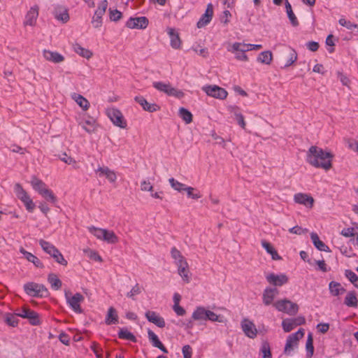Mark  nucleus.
I'll list each match as a JSON object with an SVG mask.
<instances>
[{"label": "nucleus", "mask_w": 358, "mask_h": 358, "mask_svg": "<svg viewBox=\"0 0 358 358\" xmlns=\"http://www.w3.org/2000/svg\"><path fill=\"white\" fill-rule=\"evenodd\" d=\"M71 98L83 110H87L90 108V102L83 96L73 93L71 94Z\"/></svg>", "instance_id": "27"}, {"label": "nucleus", "mask_w": 358, "mask_h": 358, "mask_svg": "<svg viewBox=\"0 0 358 358\" xmlns=\"http://www.w3.org/2000/svg\"><path fill=\"white\" fill-rule=\"evenodd\" d=\"M78 124L89 134L94 132L96 128V121L93 118H90L82 122H80Z\"/></svg>", "instance_id": "31"}, {"label": "nucleus", "mask_w": 358, "mask_h": 358, "mask_svg": "<svg viewBox=\"0 0 358 358\" xmlns=\"http://www.w3.org/2000/svg\"><path fill=\"white\" fill-rule=\"evenodd\" d=\"M341 234L345 237L351 238L350 242L353 245H355L358 244V234L355 231L354 228H345L341 231Z\"/></svg>", "instance_id": "26"}, {"label": "nucleus", "mask_w": 358, "mask_h": 358, "mask_svg": "<svg viewBox=\"0 0 358 358\" xmlns=\"http://www.w3.org/2000/svg\"><path fill=\"white\" fill-rule=\"evenodd\" d=\"M347 147L358 154V141L348 139L346 141Z\"/></svg>", "instance_id": "64"}, {"label": "nucleus", "mask_w": 358, "mask_h": 358, "mask_svg": "<svg viewBox=\"0 0 358 358\" xmlns=\"http://www.w3.org/2000/svg\"><path fill=\"white\" fill-rule=\"evenodd\" d=\"M282 327L285 332H289L296 326L293 319H285L282 320Z\"/></svg>", "instance_id": "48"}, {"label": "nucleus", "mask_w": 358, "mask_h": 358, "mask_svg": "<svg viewBox=\"0 0 358 358\" xmlns=\"http://www.w3.org/2000/svg\"><path fill=\"white\" fill-rule=\"evenodd\" d=\"M43 55L47 61L53 62L55 64L61 63L64 61V57L57 52L44 50L43 52Z\"/></svg>", "instance_id": "19"}, {"label": "nucleus", "mask_w": 358, "mask_h": 358, "mask_svg": "<svg viewBox=\"0 0 358 358\" xmlns=\"http://www.w3.org/2000/svg\"><path fill=\"white\" fill-rule=\"evenodd\" d=\"M146 319L160 328L165 327L166 323L163 317L155 311L148 310L145 315Z\"/></svg>", "instance_id": "17"}, {"label": "nucleus", "mask_w": 358, "mask_h": 358, "mask_svg": "<svg viewBox=\"0 0 358 358\" xmlns=\"http://www.w3.org/2000/svg\"><path fill=\"white\" fill-rule=\"evenodd\" d=\"M262 245L266 250V251L271 255V258L273 260H280L281 257L278 255V252L273 248V246L265 240L262 241Z\"/></svg>", "instance_id": "29"}, {"label": "nucleus", "mask_w": 358, "mask_h": 358, "mask_svg": "<svg viewBox=\"0 0 358 358\" xmlns=\"http://www.w3.org/2000/svg\"><path fill=\"white\" fill-rule=\"evenodd\" d=\"M313 335L312 333H309L308 335V340L306 342V349L308 351V356L311 357L313 355Z\"/></svg>", "instance_id": "59"}, {"label": "nucleus", "mask_w": 358, "mask_h": 358, "mask_svg": "<svg viewBox=\"0 0 358 358\" xmlns=\"http://www.w3.org/2000/svg\"><path fill=\"white\" fill-rule=\"evenodd\" d=\"M48 281L54 290H58L62 287V282L55 273H51L48 274Z\"/></svg>", "instance_id": "34"}, {"label": "nucleus", "mask_w": 358, "mask_h": 358, "mask_svg": "<svg viewBox=\"0 0 358 358\" xmlns=\"http://www.w3.org/2000/svg\"><path fill=\"white\" fill-rule=\"evenodd\" d=\"M64 296L69 306L77 313H81L83 310L80 303L84 301V296L80 293H76L72 295L69 289L64 290Z\"/></svg>", "instance_id": "4"}, {"label": "nucleus", "mask_w": 358, "mask_h": 358, "mask_svg": "<svg viewBox=\"0 0 358 358\" xmlns=\"http://www.w3.org/2000/svg\"><path fill=\"white\" fill-rule=\"evenodd\" d=\"M333 157L330 152L315 147V167L329 170L331 168Z\"/></svg>", "instance_id": "1"}, {"label": "nucleus", "mask_w": 358, "mask_h": 358, "mask_svg": "<svg viewBox=\"0 0 358 358\" xmlns=\"http://www.w3.org/2000/svg\"><path fill=\"white\" fill-rule=\"evenodd\" d=\"M345 304L349 307H357L358 300L356 294L354 292H350L345 298Z\"/></svg>", "instance_id": "37"}, {"label": "nucleus", "mask_w": 358, "mask_h": 358, "mask_svg": "<svg viewBox=\"0 0 358 358\" xmlns=\"http://www.w3.org/2000/svg\"><path fill=\"white\" fill-rule=\"evenodd\" d=\"M169 182L171 187L176 191H178V192L184 191L186 187V185L185 184L176 180L173 178H169Z\"/></svg>", "instance_id": "45"}, {"label": "nucleus", "mask_w": 358, "mask_h": 358, "mask_svg": "<svg viewBox=\"0 0 358 358\" xmlns=\"http://www.w3.org/2000/svg\"><path fill=\"white\" fill-rule=\"evenodd\" d=\"M33 189L37 192L39 194L45 190L47 187V185L44 182L41 180L38 179L36 176H32L30 182Z\"/></svg>", "instance_id": "30"}, {"label": "nucleus", "mask_w": 358, "mask_h": 358, "mask_svg": "<svg viewBox=\"0 0 358 358\" xmlns=\"http://www.w3.org/2000/svg\"><path fill=\"white\" fill-rule=\"evenodd\" d=\"M51 257L55 259L56 262L62 266H66L68 264L67 261L64 259L63 255L59 252L58 249Z\"/></svg>", "instance_id": "55"}, {"label": "nucleus", "mask_w": 358, "mask_h": 358, "mask_svg": "<svg viewBox=\"0 0 358 358\" xmlns=\"http://www.w3.org/2000/svg\"><path fill=\"white\" fill-rule=\"evenodd\" d=\"M89 231L93 234L96 238L101 240L104 235L106 229L97 228L94 226L88 227Z\"/></svg>", "instance_id": "50"}, {"label": "nucleus", "mask_w": 358, "mask_h": 358, "mask_svg": "<svg viewBox=\"0 0 358 358\" xmlns=\"http://www.w3.org/2000/svg\"><path fill=\"white\" fill-rule=\"evenodd\" d=\"M207 320L212 322H222V317L209 310H207L206 320Z\"/></svg>", "instance_id": "58"}, {"label": "nucleus", "mask_w": 358, "mask_h": 358, "mask_svg": "<svg viewBox=\"0 0 358 358\" xmlns=\"http://www.w3.org/2000/svg\"><path fill=\"white\" fill-rule=\"evenodd\" d=\"M294 200L296 203L309 208H311L313 204V198L303 193L296 194L294 196Z\"/></svg>", "instance_id": "21"}, {"label": "nucleus", "mask_w": 358, "mask_h": 358, "mask_svg": "<svg viewBox=\"0 0 358 358\" xmlns=\"http://www.w3.org/2000/svg\"><path fill=\"white\" fill-rule=\"evenodd\" d=\"M338 22H339L340 25L345 27L348 29H350V30H352L354 29L358 28V24H354V23L351 22L350 21L347 20L344 17H341L338 20Z\"/></svg>", "instance_id": "57"}, {"label": "nucleus", "mask_w": 358, "mask_h": 358, "mask_svg": "<svg viewBox=\"0 0 358 358\" xmlns=\"http://www.w3.org/2000/svg\"><path fill=\"white\" fill-rule=\"evenodd\" d=\"M279 294V291L276 288L266 287L262 294V301L265 306L273 305L275 298Z\"/></svg>", "instance_id": "13"}, {"label": "nucleus", "mask_w": 358, "mask_h": 358, "mask_svg": "<svg viewBox=\"0 0 358 358\" xmlns=\"http://www.w3.org/2000/svg\"><path fill=\"white\" fill-rule=\"evenodd\" d=\"M285 4L286 12H287V16H288L291 23L292 24L293 26L298 25V20L292 10V6L289 3V2L288 1V0L285 1Z\"/></svg>", "instance_id": "41"}, {"label": "nucleus", "mask_w": 358, "mask_h": 358, "mask_svg": "<svg viewBox=\"0 0 358 358\" xmlns=\"http://www.w3.org/2000/svg\"><path fill=\"white\" fill-rule=\"evenodd\" d=\"M20 252L22 255H23L24 257L27 261L33 263L36 267L43 268V264L36 256H35L34 255L29 252L26 251L23 248H21L20 249Z\"/></svg>", "instance_id": "22"}, {"label": "nucleus", "mask_w": 358, "mask_h": 358, "mask_svg": "<svg viewBox=\"0 0 358 358\" xmlns=\"http://www.w3.org/2000/svg\"><path fill=\"white\" fill-rule=\"evenodd\" d=\"M171 256L174 260V264L177 267H180L181 266H185L188 264L185 257L182 255L180 251H179L176 248L173 247L171 250Z\"/></svg>", "instance_id": "20"}, {"label": "nucleus", "mask_w": 358, "mask_h": 358, "mask_svg": "<svg viewBox=\"0 0 358 358\" xmlns=\"http://www.w3.org/2000/svg\"><path fill=\"white\" fill-rule=\"evenodd\" d=\"M228 51H249V45L247 43L236 42L227 48Z\"/></svg>", "instance_id": "42"}, {"label": "nucleus", "mask_w": 358, "mask_h": 358, "mask_svg": "<svg viewBox=\"0 0 358 358\" xmlns=\"http://www.w3.org/2000/svg\"><path fill=\"white\" fill-rule=\"evenodd\" d=\"M263 358H271L270 346L268 343H264L261 348Z\"/></svg>", "instance_id": "62"}, {"label": "nucleus", "mask_w": 358, "mask_h": 358, "mask_svg": "<svg viewBox=\"0 0 358 358\" xmlns=\"http://www.w3.org/2000/svg\"><path fill=\"white\" fill-rule=\"evenodd\" d=\"M84 252L87 255L89 258L94 261L99 262H103L101 257L95 250L91 249H85L84 250Z\"/></svg>", "instance_id": "51"}, {"label": "nucleus", "mask_w": 358, "mask_h": 358, "mask_svg": "<svg viewBox=\"0 0 358 358\" xmlns=\"http://www.w3.org/2000/svg\"><path fill=\"white\" fill-rule=\"evenodd\" d=\"M107 7H108V1L106 0L102 1L95 11L96 15H100L102 17L103 15V14L106 13Z\"/></svg>", "instance_id": "60"}, {"label": "nucleus", "mask_w": 358, "mask_h": 358, "mask_svg": "<svg viewBox=\"0 0 358 358\" xmlns=\"http://www.w3.org/2000/svg\"><path fill=\"white\" fill-rule=\"evenodd\" d=\"M14 189L17 198L24 204L27 210L32 212L35 208V204L22 185L19 183L15 184Z\"/></svg>", "instance_id": "6"}, {"label": "nucleus", "mask_w": 358, "mask_h": 358, "mask_svg": "<svg viewBox=\"0 0 358 358\" xmlns=\"http://www.w3.org/2000/svg\"><path fill=\"white\" fill-rule=\"evenodd\" d=\"M38 242L43 250L50 256H52L57 250V248L50 242L43 239L39 240Z\"/></svg>", "instance_id": "35"}, {"label": "nucleus", "mask_w": 358, "mask_h": 358, "mask_svg": "<svg viewBox=\"0 0 358 358\" xmlns=\"http://www.w3.org/2000/svg\"><path fill=\"white\" fill-rule=\"evenodd\" d=\"M329 290L332 295L338 296L345 292V289L338 282H331L329 283Z\"/></svg>", "instance_id": "39"}, {"label": "nucleus", "mask_w": 358, "mask_h": 358, "mask_svg": "<svg viewBox=\"0 0 358 358\" xmlns=\"http://www.w3.org/2000/svg\"><path fill=\"white\" fill-rule=\"evenodd\" d=\"M187 192V195L188 197L192 198L193 199H198L201 197V194L199 191L196 190L194 187L186 186L185 190Z\"/></svg>", "instance_id": "49"}, {"label": "nucleus", "mask_w": 358, "mask_h": 358, "mask_svg": "<svg viewBox=\"0 0 358 358\" xmlns=\"http://www.w3.org/2000/svg\"><path fill=\"white\" fill-rule=\"evenodd\" d=\"M142 289H143V287L138 283H136L131 289V290L127 293L126 296H127V297L134 300L135 296L140 294L142 292Z\"/></svg>", "instance_id": "47"}, {"label": "nucleus", "mask_w": 358, "mask_h": 358, "mask_svg": "<svg viewBox=\"0 0 358 358\" xmlns=\"http://www.w3.org/2000/svg\"><path fill=\"white\" fill-rule=\"evenodd\" d=\"M167 34L170 38V45L175 50H180L182 48V41L179 36L178 32L174 28L168 27Z\"/></svg>", "instance_id": "12"}, {"label": "nucleus", "mask_w": 358, "mask_h": 358, "mask_svg": "<svg viewBox=\"0 0 358 358\" xmlns=\"http://www.w3.org/2000/svg\"><path fill=\"white\" fill-rule=\"evenodd\" d=\"M118 336L122 339H126L133 342L136 341V338L134 335L126 329H121L118 333Z\"/></svg>", "instance_id": "44"}, {"label": "nucleus", "mask_w": 358, "mask_h": 358, "mask_svg": "<svg viewBox=\"0 0 358 358\" xmlns=\"http://www.w3.org/2000/svg\"><path fill=\"white\" fill-rule=\"evenodd\" d=\"M297 59V53L296 52L289 48V55H288V59L287 60L285 66L288 67L291 66L292 64H294Z\"/></svg>", "instance_id": "52"}, {"label": "nucleus", "mask_w": 358, "mask_h": 358, "mask_svg": "<svg viewBox=\"0 0 358 358\" xmlns=\"http://www.w3.org/2000/svg\"><path fill=\"white\" fill-rule=\"evenodd\" d=\"M119 320L117 310H115V308L112 306L110 307L108 309V312L105 319V323L107 325H110L117 324Z\"/></svg>", "instance_id": "25"}, {"label": "nucleus", "mask_w": 358, "mask_h": 358, "mask_svg": "<svg viewBox=\"0 0 358 358\" xmlns=\"http://www.w3.org/2000/svg\"><path fill=\"white\" fill-rule=\"evenodd\" d=\"M213 15V6L211 3L208 4L205 13L202 15L197 22V27L202 28L207 25L212 20Z\"/></svg>", "instance_id": "16"}, {"label": "nucleus", "mask_w": 358, "mask_h": 358, "mask_svg": "<svg viewBox=\"0 0 358 358\" xmlns=\"http://www.w3.org/2000/svg\"><path fill=\"white\" fill-rule=\"evenodd\" d=\"M55 17L63 22H66L69 19V15L66 9H62L56 11Z\"/></svg>", "instance_id": "54"}, {"label": "nucleus", "mask_w": 358, "mask_h": 358, "mask_svg": "<svg viewBox=\"0 0 358 358\" xmlns=\"http://www.w3.org/2000/svg\"><path fill=\"white\" fill-rule=\"evenodd\" d=\"M273 306L280 312H283L289 315H294L297 313L299 307L295 303L287 299H281L275 301Z\"/></svg>", "instance_id": "5"}, {"label": "nucleus", "mask_w": 358, "mask_h": 358, "mask_svg": "<svg viewBox=\"0 0 358 358\" xmlns=\"http://www.w3.org/2000/svg\"><path fill=\"white\" fill-rule=\"evenodd\" d=\"M304 329H299L296 332L290 334L287 340L284 352L286 355H291L292 352L298 345L299 338L303 337Z\"/></svg>", "instance_id": "8"}, {"label": "nucleus", "mask_w": 358, "mask_h": 358, "mask_svg": "<svg viewBox=\"0 0 358 358\" xmlns=\"http://www.w3.org/2000/svg\"><path fill=\"white\" fill-rule=\"evenodd\" d=\"M207 310L202 306L196 307L192 315V318L194 320L201 321L206 320Z\"/></svg>", "instance_id": "32"}, {"label": "nucleus", "mask_w": 358, "mask_h": 358, "mask_svg": "<svg viewBox=\"0 0 358 358\" xmlns=\"http://www.w3.org/2000/svg\"><path fill=\"white\" fill-rule=\"evenodd\" d=\"M118 237L115 235L114 231L106 229L104 235L101 241H103L108 243L115 244L118 242Z\"/></svg>", "instance_id": "36"}, {"label": "nucleus", "mask_w": 358, "mask_h": 358, "mask_svg": "<svg viewBox=\"0 0 358 358\" xmlns=\"http://www.w3.org/2000/svg\"><path fill=\"white\" fill-rule=\"evenodd\" d=\"M134 100L142 106L143 110L150 113L157 111L160 108V107L156 103H148L147 100L141 96H136Z\"/></svg>", "instance_id": "18"}, {"label": "nucleus", "mask_w": 358, "mask_h": 358, "mask_svg": "<svg viewBox=\"0 0 358 358\" xmlns=\"http://www.w3.org/2000/svg\"><path fill=\"white\" fill-rule=\"evenodd\" d=\"M326 45L329 46L327 50L329 53H332L334 52V46L335 45V39L333 35H329L326 38Z\"/></svg>", "instance_id": "61"}, {"label": "nucleus", "mask_w": 358, "mask_h": 358, "mask_svg": "<svg viewBox=\"0 0 358 358\" xmlns=\"http://www.w3.org/2000/svg\"><path fill=\"white\" fill-rule=\"evenodd\" d=\"M202 90L209 96L215 99L224 100L228 96L227 91L215 85H205L202 87Z\"/></svg>", "instance_id": "7"}, {"label": "nucleus", "mask_w": 358, "mask_h": 358, "mask_svg": "<svg viewBox=\"0 0 358 358\" xmlns=\"http://www.w3.org/2000/svg\"><path fill=\"white\" fill-rule=\"evenodd\" d=\"M178 273L185 283H189L192 279V274L189 268V264L178 267Z\"/></svg>", "instance_id": "28"}, {"label": "nucleus", "mask_w": 358, "mask_h": 358, "mask_svg": "<svg viewBox=\"0 0 358 358\" xmlns=\"http://www.w3.org/2000/svg\"><path fill=\"white\" fill-rule=\"evenodd\" d=\"M242 330L245 334L251 338L256 337L257 334V329L255 324L248 319H244L241 322Z\"/></svg>", "instance_id": "14"}, {"label": "nucleus", "mask_w": 358, "mask_h": 358, "mask_svg": "<svg viewBox=\"0 0 358 358\" xmlns=\"http://www.w3.org/2000/svg\"><path fill=\"white\" fill-rule=\"evenodd\" d=\"M273 59V55L271 51H264L261 52L258 57L257 61L262 64H270Z\"/></svg>", "instance_id": "40"}, {"label": "nucleus", "mask_w": 358, "mask_h": 358, "mask_svg": "<svg viewBox=\"0 0 358 358\" xmlns=\"http://www.w3.org/2000/svg\"><path fill=\"white\" fill-rule=\"evenodd\" d=\"M95 173L99 177H106L110 183H114L117 180L116 173L113 170L110 169L108 166H99L95 170Z\"/></svg>", "instance_id": "11"}, {"label": "nucleus", "mask_w": 358, "mask_h": 358, "mask_svg": "<svg viewBox=\"0 0 358 358\" xmlns=\"http://www.w3.org/2000/svg\"><path fill=\"white\" fill-rule=\"evenodd\" d=\"M25 293L31 297H43L48 295V289L43 284L28 282L23 286Z\"/></svg>", "instance_id": "2"}, {"label": "nucleus", "mask_w": 358, "mask_h": 358, "mask_svg": "<svg viewBox=\"0 0 358 358\" xmlns=\"http://www.w3.org/2000/svg\"><path fill=\"white\" fill-rule=\"evenodd\" d=\"M40 194L48 202L52 203H55L57 202L56 196L54 194L52 191L48 188H46Z\"/></svg>", "instance_id": "43"}, {"label": "nucleus", "mask_w": 358, "mask_h": 358, "mask_svg": "<svg viewBox=\"0 0 358 358\" xmlns=\"http://www.w3.org/2000/svg\"><path fill=\"white\" fill-rule=\"evenodd\" d=\"M38 15L37 8H31L25 16L24 25L34 26Z\"/></svg>", "instance_id": "23"}, {"label": "nucleus", "mask_w": 358, "mask_h": 358, "mask_svg": "<svg viewBox=\"0 0 358 358\" xmlns=\"http://www.w3.org/2000/svg\"><path fill=\"white\" fill-rule=\"evenodd\" d=\"M149 24L146 17H130L126 23L127 27L129 29H144Z\"/></svg>", "instance_id": "10"}, {"label": "nucleus", "mask_w": 358, "mask_h": 358, "mask_svg": "<svg viewBox=\"0 0 358 358\" xmlns=\"http://www.w3.org/2000/svg\"><path fill=\"white\" fill-rule=\"evenodd\" d=\"M106 114L115 126L122 129L126 128L127 122L120 110L115 108H110L107 109Z\"/></svg>", "instance_id": "9"}, {"label": "nucleus", "mask_w": 358, "mask_h": 358, "mask_svg": "<svg viewBox=\"0 0 358 358\" xmlns=\"http://www.w3.org/2000/svg\"><path fill=\"white\" fill-rule=\"evenodd\" d=\"M25 318L28 319L32 325H38L40 324L38 314L34 310H31L30 312H28L27 317Z\"/></svg>", "instance_id": "53"}, {"label": "nucleus", "mask_w": 358, "mask_h": 358, "mask_svg": "<svg viewBox=\"0 0 358 358\" xmlns=\"http://www.w3.org/2000/svg\"><path fill=\"white\" fill-rule=\"evenodd\" d=\"M192 50L199 54V55L202 56L203 57L206 58L208 56V52L206 48H202L199 45H194L192 47Z\"/></svg>", "instance_id": "63"}, {"label": "nucleus", "mask_w": 358, "mask_h": 358, "mask_svg": "<svg viewBox=\"0 0 358 358\" xmlns=\"http://www.w3.org/2000/svg\"><path fill=\"white\" fill-rule=\"evenodd\" d=\"M179 115L186 124H189L192 121V113L185 108H180L179 109Z\"/></svg>", "instance_id": "46"}, {"label": "nucleus", "mask_w": 358, "mask_h": 358, "mask_svg": "<svg viewBox=\"0 0 358 358\" xmlns=\"http://www.w3.org/2000/svg\"><path fill=\"white\" fill-rule=\"evenodd\" d=\"M148 335L150 341L154 347L160 349L164 353H168L167 349L164 346L162 342L159 340L157 336L152 330L148 329Z\"/></svg>", "instance_id": "24"}, {"label": "nucleus", "mask_w": 358, "mask_h": 358, "mask_svg": "<svg viewBox=\"0 0 358 358\" xmlns=\"http://www.w3.org/2000/svg\"><path fill=\"white\" fill-rule=\"evenodd\" d=\"M266 278L268 282L275 286H282L288 282V278L285 274L269 273L266 276Z\"/></svg>", "instance_id": "15"}, {"label": "nucleus", "mask_w": 358, "mask_h": 358, "mask_svg": "<svg viewBox=\"0 0 358 358\" xmlns=\"http://www.w3.org/2000/svg\"><path fill=\"white\" fill-rule=\"evenodd\" d=\"M73 50L80 56L86 58L87 59L92 57V52L88 49L83 48L80 44L76 43L73 46Z\"/></svg>", "instance_id": "33"}, {"label": "nucleus", "mask_w": 358, "mask_h": 358, "mask_svg": "<svg viewBox=\"0 0 358 358\" xmlns=\"http://www.w3.org/2000/svg\"><path fill=\"white\" fill-rule=\"evenodd\" d=\"M152 86L158 91L170 96L181 99L185 96L182 90L173 87L169 83L154 82Z\"/></svg>", "instance_id": "3"}, {"label": "nucleus", "mask_w": 358, "mask_h": 358, "mask_svg": "<svg viewBox=\"0 0 358 358\" xmlns=\"http://www.w3.org/2000/svg\"><path fill=\"white\" fill-rule=\"evenodd\" d=\"M315 248L321 252L330 253L331 252L329 247L322 240L320 239L317 234H315Z\"/></svg>", "instance_id": "38"}, {"label": "nucleus", "mask_w": 358, "mask_h": 358, "mask_svg": "<svg viewBox=\"0 0 358 358\" xmlns=\"http://www.w3.org/2000/svg\"><path fill=\"white\" fill-rule=\"evenodd\" d=\"M345 275L349 280L352 282L357 287H358V276L351 270H346Z\"/></svg>", "instance_id": "56"}]
</instances>
